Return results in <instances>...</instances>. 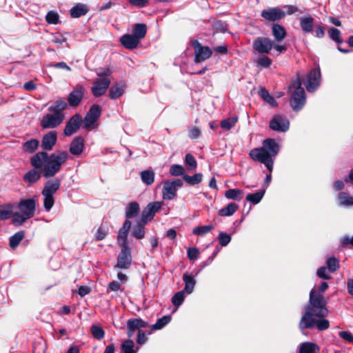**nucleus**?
<instances>
[{
    "mask_svg": "<svg viewBox=\"0 0 353 353\" xmlns=\"http://www.w3.org/2000/svg\"><path fill=\"white\" fill-rule=\"evenodd\" d=\"M57 141V133L54 131L49 132L42 139L41 146L46 150H51Z\"/></svg>",
    "mask_w": 353,
    "mask_h": 353,
    "instance_id": "obj_22",
    "label": "nucleus"
},
{
    "mask_svg": "<svg viewBox=\"0 0 353 353\" xmlns=\"http://www.w3.org/2000/svg\"><path fill=\"white\" fill-rule=\"evenodd\" d=\"M171 320L170 316H163L162 318L157 320L156 323L150 326L152 331L160 330L166 325Z\"/></svg>",
    "mask_w": 353,
    "mask_h": 353,
    "instance_id": "obj_40",
    "label": "nucleus"
},
{
    "mask_svg": "<svg viewBox=\"0 0 353 353\" xmlns=\"http://www.w3.org/2000/svg\"><path fill=\"white\" fill-rule=\"evenodd\" d=\"M61 181L59 179L50 180L46 182L42 190L44 197L43 205L46 211H49L53 206L54 200L53 195L59 189Z\"/></svg>",
    "mask_w": 353,
    "mask_h": 353,
    "instance_id": "obj_10",
    "label": "nucleus"
},
{
    "mask_svg": "<svg viewBox=\"0 0 353 353\" xmlns=\"http://www.w3.org/2000/svg\"><path fill=\"white\" fill-rule=\"evenodd\" d=\"M237 120V117H231L224 119L221 122V127L225 130H229L235 125Z\"/></svg>",
    "mask_w": 353,
    "mask_h": 353,
    "instance_id": "obj_47",
    "label": "nucleus"
},
{
    "mask_svg": "<svg viewBox=\"0 0 353 353\" xmlns=\"http://www.w3.org/2000/svg\"><path fill=\"white\" fill-rule=\"evenodd\" d=\"M339 336L344 340L349 342H353V335L347 331H341L339 332Z\"/></svg>",
    "mask_w": 353,
    "mask_h": 353,
    "instance_id": "obj_64",
    "label": "nucleus"
},
{
    "mask_svg": "<svg viewBox=\"0 0 353 353\" xmlns=\"http://www.w3.org/2000/svg\"><path fill=\"white\" fill-rule=\"evenodd\" d=\"M36 201L33 199L21 200L18 204L19 212L13 214L12 219L14 225H21L26 220L32 218L35 212Z\"/></svg>",
    "mask_w": 353,
    "mask_h": 353,
    "instance_id": "obj_5",
    "label": "nucleus"
},
{
    "mask_svg": "<svg viewBox=\"0 0 353 353\" xmlns=\"http://www.w3.org/2000/svg\"><path fill=\"white\" fill-rule=\"evenodd\" d=\"M261 16L268 21H274L283 18L285 16V12L278 7L270 8L263 10Z\"/></svg>",
    "mask_w": 353,
    "mask_h": 353,
    "instance_id": "obj_19",
    "label": "nucleus"
},
{
    "mask_svg": "<svg viewBox=\"0 0 353 353\" xmlns=\"http://www.w3.org/2000/svg\"><path fill=\"white\" fill-rule=\"evenodd\" d=\"M125 89V85L124 83H115L110 88L108 96L111 99H116L123 94Z\"/></svg>",
    "mask_w": 353,
    "mask_h": 353,
    "instance_id": "obj_23",
    "label": "nucleus"
},
{
    "mask_svg": "<svg viewBox=\"0 0 353 353\" xmlns=\"http://www.w3.org/2000/svg\"><path fill=\"white\" fill-rule=\"evenodd\" d=\"M328 33L331 39L335 41L337 43L340 44L342 43V39L341 38V32L339 30L331 28L329 29Z\"/></svg>",
    "mask_w": 353,
    "mask_h": 353,
    "instance_id": "obj_52",
    "label": "nucleus"
},
{
    "mask_svg": "<svg viewBox=\"0 0 353 353\" xmlns=\"http://www.w3.org/2000/svg\"><path fill=\"white\" fill-rule=\"evenodd\" d=\"M112 71L108 68H100L97 71L98 77L94 81L92 87V92L96 97H99L105 94L110 83V75Z\"/></svg>",
    "mask_w": 353,
    "mask_h": 353,
    "instance_id": "obj_6",
    "label": "nucleus"
},
{
    "mask_svg": "<svg viewBox=\"0 0 353 353\" xmlns=\"http://www.w3.org/2000/svg\"><path fill=\"white\" fill-rule=\"evenodd\" d=\"M140 211L139 205L137 202H131L126 207L125 216L128 219L137 216Z\"/></svg>",
    "mask_w": 353,
    "mask_h": 353,
    "instance_id": "obj_29",
    "label": "nucleus"
},
{
    "mask_svg": "<svg viewBox=\"0 0 353 353\" xmlns=\"http://www.w3.org/2000/svg\"><path fill=\"white\" fill-rule=\"evenodd\" d=\"M314 19L310 16L303 17L300 19V25L303 31L305 33L310 32L312 30Z\"/></svg>",
    "mask_w": 353,
    "mask_h": 353,
    "instance_id": "obj_26",
    "label": "nucleus"
},
{
    "mask_svg": "<svg viewBox=\"0 0 353 353\" xmlns=\"http://www.w3.org/2000/svg\"><path fill=\"white\" fill-rule=\"evenodd\" d=\"M81 122L83 123L81 116L79 114H75L67 122L64 129V134L71 136L74 134L79 128Z\"/></svg>",
    "mask_w": 353,
    "mask_h": 353,
    "instance_id": "obj_18",
    "label": "nucleus"
},
{
    "mask_svg": "<svg viewBox=\"0 0 353 353\" xmlns=\"http://www.w3.org/2000/svg\"><path fill=\"white\" fill-rule=\"evenodd\" d=\"M214 227L213 225L199 226L194 228L192 232L193 234L196 235H203L210 232L212 230L214 229Z\"/></svg>",
    "mask_w": 353,
    "mask_h": 353,
    "instance_id": "obj_51",
    "label": "nucleus"
},
{
    "mask_svg": "<svg viewBox=\"0 0 353 353\" xmlns=\"http://www.w3.org/2000/svg\"><path fill=\"white\" fill-rule=\"evenodd\" d=\"M132 263V255L130 247L121 248L117 257L116 268L128 269Z\"/></svg>",
    "mask_w": 353,
    "mask_h": 353,
    "instance_id": "obj_17",
    "label": "nucleus"
},
{
    "mask_svg": "<svg viewBox=\"0 0 353 353\" xmlns=\"http://www.w3.org/2000/svg\"><path fill=\"white\" fill-rule=\"evenodd\" d=\"M300 78L290 86L291 92L290 105L295 111L301 110L305 103L306 97L304 89L301 87Z\"/></svg>",
    "mask_w": 353,
    "mask_h": 353,
    "instance_id": "obj_7",
    "label": "nucleus"
},
{
    "mask_svg": "<svg viewBox=\"0 0 353 353\" xmlns=\"http://www.w3.org/2000/svg\"><path fill=\"white\" fill-rule=\"evenodd\" d=\"M182 185L183 182L179 179L164 181L162 190L163 199L165 200L174 199L176 196V191Z\"/></svg>",
    "mask_w": 353,
    "mask_h": 353,
    "instance_id": "obj_12",
    "label": "nucleus"
},
{
    "mask_svg": "<svg viewBox=\"0 0 353 353\" xmlns=\"http://www.w3.org/2000/svg\"><path fill=\"white\" fill-rule=\"evenodd\" d=\"M120 42L125 48L132 50L138 46L140 41L134 34H125L120 38Z\"/></svg>",
    "mask_w": 353,
    "mask_h": 353,
    "instance_id": "obj_21",
    "label": "nucleus"
},
{
    "mask_svg": "<svg viewBox=\"0 0 353 353\" xmlns=\"http://www.w3.org/2000/svg\"><path fill=\"white\" fill-rule=\"evenodd\" d=\"M88 11V7L82 3H78L70 9V14L74 18L85 15Z\"/></svg>",
    "mask_w": 353,
    "mask_h": 353,
    "instance_id": "obj_27",
    "label": "nucleus"
},
{
    "mask_svg": "<svg viewBox=\"0 0 353 353\" xmlns=\"http://www.w3.org/2000/svg\"><path fill=\"white\" fill-rule=\"evenodd\" d=\"M83 140L81 137H76L70 144V152L74 155H79L83 150Z\"/></svg>",
    "mask_w": 353,
    "mask_h": 353,
    "instance_id": "obj_24",
    "label": "nucleus"
},
{
    "mask_svg": "<svg viewBox=\"0 0 353 353\" xmlns=\"http://www.w3.org/2000/svg\"><path fill=\"white\" fill-rule=\"evenodd\" d=\"M41 172L42 171L32 170L25 174L24 180L30 183H33L40 179Z\"/></svg>",
    "mask_w": 353,
    "mask_h": 353,
    "instance_id": "obj_38",
    "label": "nucleus"
},
{
    "mask_svg": "<svg viewBox=\"0 0 353 353\" xmlns=\"http://www.w3.org/2000/svg\"><path fill=\"white\" fill-rule=\"evenodd\" d=\"M108 231L103 227H99L96 232L95 236L98 241L103 239L107 235Z\"/></svg>",
    "mask_w": 353,
    "mask_h": 353,
    "instance_id": "obj_59",
    "label": "nucleus"
},
{
    "mask_svg": "<svg viewBox=\"0 0 353 353\" xmlns=\"http://www.w3.org/2000/svg\"><path fill=\"white\" fill-rule=\"evenodd\" d=\"M317 275L319 277L323 279H330L331 276L327 273L326 267H321L317 270Z\"/></svg>",
    "mask_w": 353,
    "mask_h": 353,
    "instance_id": "obj_61",
    "label": "nucleus"
},
{
    "mask_svg": "<svg viewBox=\"0 0 353 353\" xmlns=\"http://www.w3.org/2000/svg\"><path fill=\"white\" fill-rule=\"evenodd\" d=\"M148 326V322L141 319H130L127 321V334L129 338L132 337L134 332L137 330V343L139 345H143L147 341L145 332L141 330Z\"/></svg>",
    "mask_w": 353,
    "mask_h": 353,
    "instance_id": "obj_9",
    "label": "nucleus"
},
{
    "mask_svg": "<svg viewBox=\"0 0 353 353\" xmlns=\"http://www.w3.org/2000/svg\"><path fill=\"white\" fill-rule=\"evenodd\" d=\"M289 127V120L281 114L274 115L270 121V128L274 131L286 132Z\"/></svg>",
    "mask_w": 353,
    "mask_h": 353,
    "instance_id": "obj_15",
    "label": "nucleus"
},
{
    "mask_svg": "<svg viewBox=\"0 0 353 353\" xmlns=\"http://www.w3.org/2000/svg\"><path fill=\"white\" fill-rule=\"evenodd\" d=\"M239 208V205L235 203H230L226 207L219 210V214L222 216H229L232 215Z\"/></svg>",
    "mask_w": 353,
    "mask_h": 353,
    "instance_id": "obj_32",
    "label": "nucleus"
},
{
    "mask_svg": "<svg viewBox=\"0 0 353 353\" xmlns=\"http://www.w3.org/2000/svg\"><path fill=\"white\" fill-rule=\"evenodd\" d=\"M132 234L135 238L138 239H143L145 236L143 225L141 224H138L137 226H135L133 229Z\"/></svg>",
    "mask_w": 353,
    "mask_h": 353,
    "instance_id": "obj_53",
    "label": "nucleus"
},
{
    "mask_svg": "<svg viewBox=\"0 0 353 353\" xmlns=\"http://www.w3.org/2000/svg\"><path fill=\"white\" fill-rule=\"evenodd\" d=\"M101 114V108L97 104L92 105L86 114L83 121V127L85 130H90L96 128L97 120Z\"/></svg>",
    "mask_w": 353,
    "mask_h": 353,
    "instance_id": "obj_11",
    "label": "nucleus"
},
{
    "mask_svg": "<svg viewBox=\"0 0 353 353\" xmlns=\"http://www.w3.org/2000/svg\"><path fill=\"white\" fill-rule=\"evenodd\" d=\"M319 330H325L327 329L330 326V323L327 320L324 319H320L318 321L315 320V324Z\"/></svg>",
    "mask_w": 353,
    "mask_h": 353,
    "instance_id": "obj_58",
    "label": "nucleus"
},
{
    "mask_svg": "<svg viewBox=\"0 0 353 353\" xmlns=\"http://www.w3.org/2000/svg\"><path fill=\"white\" fill-rule=\"evenodd\" d=\"M14 206L11 204H7L0 206V220H6L9 219L11 216H13Z\"/></svg>",
    "mask_w": 353,
    "mask_h": 353,
    "instance_id": "obj_31",
    "label": "nucleus"
},
{
    "mask_svg": "<svg viewBox=\"0 0 353 353\" xmlns=\"http://www.w3.org/2000/svg\"><path fill=\"white\" fill-rule=\"evenodd\" d=\"M243 192L238 189H229L225 192V196L229 199L241 200Z\"/></svg>",
    "mask_w": 353,
    "mask_h": 353,
    "instance_id": "obj_43",
    "label": "nucleus"
},
{
    "mask_svg": "<svg viewBox=\"0 0 353 353\" xmlns=\"http://www.w3.org/2000/svg\"><path fill=\"white\" fill-rule=\"evenodd\" d=\"M272 35L277 42L281 41L286 35L284 28L279 24H274L272 28Z\"/></svg>",
    "mask_w": 353,
    "mask_h": 353,
    "instance_id": "obj_28",
    "label": "nucleus"
},
{
    "mask_svg": "<svg viewBox=\"0 0 353 353\" xmlns=\"http://www.w3.org/2000/svg\"><path fill=\"white\" fill-rule=\"evenodd\" d=\"M85 93V88L82 85H77L69 94L68 101L71 106H77L81 101Z\"/></svg>",
    "mask_w": 353,
    "mask_h": 353,
    "instance_id": "obj_20",
    "label": "nucleus"
},
{
    "mask_svg": "<svg viewBox=\"0 0 353 353\" xmlns=\"http://www.w3.org/2000/svg\"><path fill=\"white\" fill-rule=\"evenodd\" d=\"M39 144V142L38 140L31 139L23 143V149L28 153H32L38 148Z\"/></svg>",
    "mask_w": 353,
    "mask_h": 353,
    "instance_id": "obj_41",
    "label": "nucleus"
},
{
    "mask_svg": "<svg viewBox=\"0 0 353 353\" xmlns=\"http://www.w3.org/2000/svg\"><path fill=\"white\" fill-rule=\"evenodd\" d=\"M128 234V232L125 231V230L123 231V230H122V229H120L119 231L118 236H117V241H118L119 245L121 248L129 247L128 245V241H127Z\"/></svg>",
    "mask_w": 353,
    "mask_h": 353,
    "instance_id": "obj_46",
    "label": "nucleus"
},
{
    "mask_svg": "<svg viewBox=\"0 0 353 353\" xmlns=\"http://www.w3.org/2000/svg\"><path fill=\"white\" fill-rule=\"evenodd\" d=\"M183 178V180L188 185H194L199 184L201 182L202 178H203V174L201 173H196V174H194L193 176H189L188 174H184Z\"/></svg>",
    "mask_w": 353,
    "mask_h": 353,
    "instance_id": "obj_36",
    "label": "nucleus"
},
{
    "mask_svg": "<svg viewBox=\"0 0 353 353\" xmlns=\"http://www.w3.org/2000/svg\"><path fill=\"white\" fill-rule=\"evenodd\" d=\"M218 239L221 246H226L231 241L230 235L223 232L219 233Z\"/></svg>",
    "mask_w": 353,
    "mask_h": 353,
    "instance_id": "obj_56",
    "label": "nucleus"
},
{
    "mask_svg": "<svg viewBox=\"0 0 353 353\" xmlns=\"http://www.w3.org/2000/svg\"><path fill=\"white\" fill-rule=\"evenodd\" d=\"M327 269L330 272H334L339 268V261L334 257H330L326 261Z\"/></svg>",
    "mask_w": 353,
    "mask_h": 353,
    "instance_id": "obj_48",
    "label": "nucleus"
},
{
    "mask_svg": "<svg viewBox=\"0 0 353 353\" xmlns=\"http://www.w3.org/2000/svg\"><path fill=\"white\" fill-rule=\"evenodd\" d=\"M340 205L345 207L352 206L353 205V197L345 192H341L338 195Z\"/></svg>",
    "mask_w": 353,
    "mask_h": 353,
    "instance_id": "obj_33",
    "label": "nucleus"
},
{
    "mask_svg": "<svg viewBox=\"0 0 353 353\" xmlns=\"http://www.w3.org/2000/svg\"><path fill=\"white\" fill-rule=\"evenodd\" d=\"M309 303L310 304L305 307V313L299 323V327L302 330L314 326V316L323 318L328 314L323 296L317 294L314 289L310 291Z\"/></svg>",
    "mask_w": 353,
    "mask_h": 353,
    "instance_id": "obj_2",
    "label": "nucleus"
},
{
    "mask_svg": "<svg viewBox=\"0 0 353 353\" xmlns=\"http://www.w3.org/2000/svg\"><path fill=\"white\" fill-rule=\"evenodd\" d=\"M260 95L261 98L270 105L273 107L277 105V103L274 98L272 95H270V94L265 89L261 90Z\"/></svg>",
    "mask_w": 353,
    "mask_h": 353,
    "instance_id": "obj_45",
    "label": "nucleus"
},
{
    "mask_svg": "<svg viewBox=\"0 0 353 353\" xmlns=\"http://www.w3.org/2000/svg\"><path fill=\"white\" fill-rule=\"evenodd\" d=\"M67 107V103L63 99H57L48 109V112L40 121L43 129H52L59 126L64 120L63 110Z\"/></svg>",
    "mask_w": 353,
    "mask_h": 353,
    "instance_id": "obj_4",
    "label": "nucleus"
},
{
    "mask_svg": "<svg viewBox=\"0 0 353 353\" xmlns=\"http://www.w3.org/2000/svg\"><path fill=\"white\" fill-rule=\"evenodd\" d=\"M254 50L261 54H268L272 49H275L278 54L285 51L287 48L285 45L275 43L274 41L268 37H257L252 44Z\"/></svg>",
    "mask_w": 353,
    "mask_h": 353,
    "instance_id": "obj_8",
    "label": "nucleus"
},
{
    "mask_svg": "<svg viewBox=\"0 0 353 353\" xmlns=\"http://www.w3.org/2000/svg\"><path fill=\"white\" fill-rule=\"evenodd\" d=\"M129 2L139 8L145 7L148 4V0H129Z\"/></svg>",
    "mask_w": 353,
    "mask_h": 353,
    "instance_id": "obj_63",
    "label": "nucleus"
},
{
    "mask_svg": "<svg viewBox=\"0 0 353 353\" xmlns=\"http://www.w3.org/2000/svg\"><path fill=\"white\" fill-rule=\"evenodd\" d=\"M192 44L194 49L195 63H201L211 57L212 51L209 47L202 46L197 40L193 41Z\"/></svg>",
    "mask_w": 353,
    "mask_h": 353,
    "instance_id": "obj_13",
    "label": "nucleus"
},
{
    "mask_svg": "<svg viewBox=\"0 0 353 353\" xmlns=\"http://www.w3.org/2000/svg\"><path fill=\"white\" fill-rule=\"evenodd\" d=\"M183 280L185 283V288L182 291L188 294H191L194 288L196 281L193 276L185 273L183 275Z\"/></svg>",
    "mask_w": 353,
    "mask_h": 353,
    "instance_id": "obj_25",
    "label": "nucleus"
},
{
    "mask_svg": "<svg viewBox=\"0 0 353 353\" xmlns=\"http://www.w3.org/2000/svg\"><path fill=\"white\" fill-rule=\"evenodd\" d=\"M185 299V292L184 291H179L176 292L172 299V304L178 307L179 305L182 304Z\"/></svg>",
    "mask_w": 353,
    "mask_h": 353,
    "instance_id": "obj_50",
    "label": "nucleus"
},
{
    "mask_svg": "<svg viewBox=\"0 0 353 353\" xmlns=\"http://www.w3.org/2000/svg\"><path fill=\"white\" fill-rule=\"evenodd\" d=\"M265 192V189H263L259 192H257L254 194H248L246 196V200L252 204H257L259 203L261 200L263 199L264 194Z\"/></svg>",
    "mask_w": 353,
    "mask_h": 353,
    "instance_id": "obj_37",
    "label": "nucleus"
},
{
    "mask_svg": "<svg viewBox=\"0 0 353 353\" xmlns=\"http://www.w3.org/2000/svg\"><path fill=\"white\" fill-rule=\"evenodd\" d=\"M121 285L117 281H112L109 283L107 289V292H109L110 291L117 292L120 290Z\"/></svg>",
    "mask_w": 353,
    "mask_h": 353,
    "instance_id": "obj_62",
    "label": "nucleus"
},
{
    "mask_svg": "<svg viewBox=\"0 0 353 353\" xmlns=\"http://www.w3.org/2000/svg\"><path fill=\"white\" fill-rule=\"evenodd\" d=\"M319 350V346L312 342H305L301 344L299 353H316Z\"/></svg>",
    "mask_w": 353,
    "mask_h": 353,
    "instance_id": "obj_30",
    "label": "nucleus"
},
{
    "mask_svg": "<svg viewBox=\"0 0 353 353\" xmlns=\"http://www.w3.org/2000/svg\"><path fill=\"white\" fill-rule=\"evenodd\" d=\"M46 19L50 24H57L59 22V15L57 12L51 10L47 13Z\"/></svg>",
    "mask_w": 353,
    "mask_h": 353,
    "instance_id": "obj_49",
    "label": "nucleus"
},
{
    "mask_svg": "<svg viewBox=\"0 0 353 353\" xmlns=\"http://www.w3.org/2000/svg\"><path fill=\"white\" fill-rule=\"evenodd\" d=\"M24 232L20 231L17 233H15L14 235H12L10 238V246L11 248L14 249L18 246V245L20 243V242L22 241V239L24 237Z\"/></svg>",
    "mask_w": 353,
    "mask_h": 353,
    "instance_id": "obj_42",
    "label": "nucleus"
},
{
    "mask_svg": "<svg viewBox=\"0 0 353 353\" xmlns=\"http://www.w3.org/2000/svg\"><path fill=\"white\" fill-rule=\"evenodd\" d=\"M147 27L144 23H136L134 27V35L140 41L145 36Z\"/></svg>",
    "mask_w": 353,
    "mask_h": 353,
    "instance_id": "obj_35",
    "label": "nucleus"
},
{
    "mask_svg": "<svg viewBox=\"0 0 353 353\" xmlns=\"http://www.w3.org/2000/svg\"><path fill=\"white\" fill-rule=\"evenodd\" d=\"M279 150L278 143L272 139H265L261 148L250 150V157L254 161L263 163L270 172L273 170L274 160Z\"/></svg>",
    "mask_w": 353,
    "mask_h": 353,
    "instance_id": "obj_3",
    "label": "nucleus"
},
{
    "mask_svg": "<svg viewBox=\"0 0 353 353\" xmlns=\"http://www.w3.org/2000/svg\"><path fill=\"white\" fill-rule=\"evenodd\" d=\"M184 172V168L181 165L174 164L171 165L170 168V173L172 176H181Z\"/></svg>",
    "mask_w": 353,
    "mask_h": 353,
    "instance_id": "obj_54",
    "label": "nucleus"
},
{
    "mask_svg": "<svg viewBox=\"0 0 353 353\" xmlns=\"http://www.w3.org/2000/svg\"><path fill=\"white\" fill-rule=\"evenodd\" d=\"M67 152L58 151L50 156L46 152H39L32 157L31 165L34 168H43L42 172L46 178L54 176L61 169V165L67 160Z\"/></svg>",
    "mask_w": 353,
    "mask_h": 353,
    "instance_id": "obj_1",
    "label": "nucleus"
},
{
    "mask_svg": "<svg viewBox=\"0 0 353 353\" xmlns=\"http://www.w3.org/2000/svg\"><path fill=\"white\" fill-rule=\"evenodd\" d=\"M139 347H136L134 341L130 339L125 341L121 345L123 353H137Z\"/></svg>",
    "mask_w": 353,
    "mask_h": 353,
    "instance_id": "obj_34",
    "label": "nucleus"
},
{
    "mask_svg": "<svg viewBox=\"0 0 353 353\" xmlns=\"http://www.w3.org/2000/svg\"><path fill=\"white\" fill-rule=\"evenodd\" d=\"M321 71L319 68H314L307 75L305 85L308 92L315 91L320 85Z\"/></svg>",
    "mask_w": 353,
    "mask_h": 353,
    "instance_id": "obj_14",
    "label": "nucleus"
},
{
    "mask_svg": "<svg viewBox=\"0 0 353 353\" xmlns=\"http://www.w3.org/2000/svg\"><path fill=\"white\" fill-rule=\"evenodd\" d=\"M187 254L190 260H195L198 258L199 252L197 248H191L188 250Z\"/></svg>",
    "mask_w": 353,
    "mask_h": 353,
    "instance_id": "obj_60",
    "label": "nucleus"
},
{
    "mask_svg": "<svg viewBox=\"0 0 353 353\" xmlns=\"http://www.w3.org/2000/svg\"><path fill=\"white\" fill-rule=\"evenodd\" d=\"M93 336L97 339H101L104 336V331L99 326L93 325L91 328Z\"/></svg>",
    "mask_w": 353,
    "mask_h": 353,
    "instance_id": "obj_57",
    "label": "nucleus"
},
{
    "mask_svg": "<svg viewBox=\"0 0 353 353\" xmlns=\"http://www.w3.org/2000/svg\"><path fill=\"white\" fill-rule=\"evenodd\" d=\"M272 63L271 59H270L266 55L260 56L256 62V67L259 68H269Z\"/></svg>",
    "mask_w": 353,
    "mask_h": 353,
    "instance_id": "obj_44",
    "label": "nucleus"
},
{
    "mask_svg": "<svg viewBox=\"0 0 353 353\" xmlns=\"http://www.w3.org/2000/svg\"><path fill=\"white\" fill-rule=\"evenodd\" d=\"M162 204L163 203L160 201L149 203L142 211V222L146 223L148 221L152 220L156 212L161 208Z\"/></svg>",
    "mask_w": 353,
    "mask_h": 353,
    "instance_id": "obj_16",
    "label": "nucleus"
},
{
    "mask_svg": "<svg viewBox=\"0 0 353 353\" xmlns=\"http://www.w3.org/2000/svg\"><path fill=\"white\" fill-rule=\"evenodd\" d=\"M185 162L190 169L194 170L196 168L197 163L191 154H187L185 155Z\"/></svg>",
    "mask_w": 353,
    "mask_h": 353,
    "instance_id": "obj_55",
    "label": "nucleus"
},
{
    "mask_svg": "<svg viewBox=\"0 0 353 353\" xmlns=\"http://www.w3.org/2000/svg\"><path fill=\"white\" fill-rule=\"evenodd\" d=\"M141 178L145 185H151L154 181V172L152 170H144L141 172Z\"/></svg>",
    "mask_w": 353,
    "mask_h": 353,
    "instance_id": "obj_39",
    "label": "nucleus"
}]
</instances>
